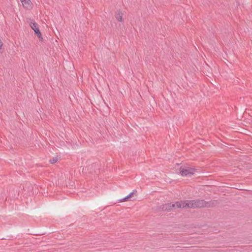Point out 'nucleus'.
Returning a JSON list of instances; mask_svg holds the SVG:
<instances>
[{
    "label": "nucleus",
    "mask_w": 252,
    "mask_h": 252,
    "mask_svg": "<svg viewBox=\"0 0 252 252\" xmlns=\"http://www.w3.org/2000/svg\"><path fill=\"white\" fill-rule=\"evenodd\" d=\"M188 208H205V200L203 199L187 200Z\"/></svg>",
    "instance_id": "nucleus-1"
},
{
    "label": "nucleus",
    "mask_w": 252,
    "mask_h": 252,
    "mask_svg": "<svg viewBox=\"0 0 252 252\" xmlns=\"http://www.w3.org/2000/svg\"><path fill=\"white\" fill-rule=\"evenodd\" d=\"M179 170L182 176H190L194 174L196 169L189 166H182Z\"/></svg>",
    "instance_id": "nucleus-2"
},
{
    "label": "nucleus",
    "mask_w": 252,
    "mask_h": 252,
    "mask_svg": "<svg viewBox=\"0 0 252 252\" xmlns=\"http://www.w3.org/2000/svg\"><path fill=\"white\" fill-rule=\"evenodd\" d=\"M30 25L31 28L34 31L35 34L38 37L39 40H42L43 38L42 34L39 30L38 24L33 21L31 22Z\"/></svg>",
    "instance_id": "nucleus-3"
},
{
    "label": "nucleus",
    "mask_w": 252,
    "mask_h": 252,
    "mask_svg": "<svg viewBox=\"0 0 252 252\" xmlns=\"http://www.w3.org/2000/svg\"><path fill=\"white\" fill-rule=\"evenodd\" d=\"M174 204H175V207H177L178 208H188V205L189 204V202H187V200H184V201H179L176 202Z\"/></svg>",
    "instance_id": "nucleus-4"
},
{
    "label": "nucleus",
    "mask_w": 252,
    "mask_h": 252,
    "mask_svg": "<svg viewBox=\"0 0 252 252\" xmlns=\"http://www.w3.org/2000/svg\"><path fill=\"white\" fill-rule=\"evenodd\" d=\"M219 202L216 200H212L209 201H205V208H212L217 206Z\"/></svg>",
    "instance_id": "nucleus-5"
},
{
    "label": "nucleus",
    "mask_w": 252,
    "mask_h": 252,
    "mask_svg": "<svg viewBox=\"0 0 252 252\" xmlns=\"http://www.w3.org/2000/svg\"><path fill=\"white\" fill-rule=\"evenodd\" d=\"M20 1L25 8L27 9H31L32 8V4L31 0H20Z\"/></svg>",
    "instance_id": "nucleus-6"
},
{
    "label": "nucleus",
    "mask_w": 252,
    "mask_h": 252,
    "mask_svg": "<svg viewBox=\"0 0 252 252\" xmlns=\"http://www.w3.org/2000/svg\"><path fill=\"white\" fill-rule=\"evenodd\" d=\"M175 208V204H174V203H169L164 205L163 207L162 208V210L163 211H170Z\"/></svg>",
    "instance_id": "nucleus-7"
},
{
    "label": "nucleus",
    "mask_w": 252,
    "mask_h": 252,
    "mask_svg": "<svg viewBox=\"0 0 252 252\" xmlns=\"http://www.w3.org/2000/svg\"><path fill=\"white\" fill-rule=\"evenodd\" d=\"M115 18L119 22H123V13L120 9H118L116 12Z\"/></svg>",
    "instance_id": "nucleus-8"
},
{
    "label": "nucleus",
    "mask_w": 252,
    "mask_h": 252,
    "mask_svg": "<svg viewBox=\"0 0 252 252\" xmlns=\"http://www.w3.org/2000/svg\"><path fill=\"white\" fill-rule=\"evenodd\" d=\"M137 191L136 189H134L133 190V191L132 192H131L130 194H129L128 195H127L126 197H125V198L122 199L120 201L121 202H124V201H126L128 199L130 198V197H131L132 195L135 193V192H136Z\"/></svg>",
    "instance_id": "nucleus-9"
},
{
    "label": "nucleus",
    "mask_w": 252,
    "mask_h": 252,
    "mask_svg": "<svg viewBox=\"0 0 252 252\" xmlns=\"http://www.w3.org/2000/svg\"><path fill=\"white\" fill-rule=\"evenodd\" d=\"M58 158H53L52 159L50 160V162L53 164L56 162Z\"/></svg>",
    "instance_id": "nucleus-10"
}]
</instances>
